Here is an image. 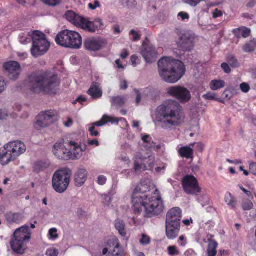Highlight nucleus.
Masks as SVG:
<instances>
[{"instance_id":"nucleus-12","label":"nucleus","mask_w":256,"mask_h":256,"mask_svg":"<svg viewBox=\"0 0 256 256\" xmlns=\"http://www.w3.org/2000/svg\"><path fill=\"white\" fill-rule=\"evenodd\" d=\"M5 145L6 147L8 148V152H10L16 158L26 151L25 144L20 141L10 142Z\"/></svg>"},{"instance_id":"nucleus-54","label":"nucleus","mask_w":256,"mask_h":256,"mask_svg":"<svg viewBox=\"0 0 256 256\" xmlns=\"http://www.w3.org/2000/svg\"><path fill=\"white\" fill-rule=\"evenodd\" d=\"M7 84L4 78L0 76V94H2L6 88Z\"/></svg>"},{"instance_id":"nucleus-57","label":"nucleus","mask_w":256,"mask_h":256,"mask_svg":"<svg viewBox=\"0 0 256 256\" xmlns=\"http://www.w3.org/2000/svg\"><path fill=\"white\" fill-rule=\"evenodd\" d=\"M240 88L244 93H247L250 90V85L246 82H242L240 84Z\"/></svg>"},{"instance_id":"nucleus-5","label":"nucleus","mask_w":256,"mask_h":256,"mask_svg":"<svg viewBox=\"0 0 256 256\" xmlns=\"http://www.w3.org/2000/svg\"><path fill=\"white\" fill-rule=\"evenodd\" d=\"M31 234L28 226L25 225L17 228L14 232L10 242L12 250L18 254H24L26 244L30 239Z\"/></svg>"},{"instance_id":"nucleus-61","label":"nucleus","mask_w":256,"mask_h":256,"mask_svg":"<svg viewBox=\"0 0 256 256\" xmlns=\"http://www.w3.org/2000/svg\"><path fill=\"white\" fill-rule=\"evenodd\" d=\"M178 16L180 17L182 20H188L190 18L189 14L184 12H179Z\"/></svg>"},{"instance_id":"nucleus-21","label":"nucleus","mask_w":256,"mask_h":256,"mask_svg":"<svg viewBox=\"0 0 256 256\" xmlns=\"http://www.w3.org/2000/svg\"><path fill=\"white\" fill-rule=\"evenodd\" d=\"M8 148L6 147V145L0 148V163L2 166L8 164L10 162L16 158L14 156L12 155V153L8 152Z\"/></svg>"},{"instance_id":"nucleus-13","label":"nucleus","mask_w":256,"mask_h":256,"mask_svg":"<svg viewBox=\"0 0 256 256\" xmlns=\"http://www.w3.org/2000/svg\"><path fill=\"white\" fill-rule=\"evenodd\" d=\"M4 67L9 74L10 79L16 80L18 78L21 72V68L18 62L15 61L8 62L4 64Z\"/></svg>"},{"instance_id":"nucleus-22","label":"nucleus","mask_w":256,"mask_h":256,"mask_svg":"<svg viewBox=\"0 0 256 256\" xmlns=\"http://www.w3.org/2000/svg\"><path fill=\"white\" fill-rule=\"evenodd\" d=\"M40 114L42 118L49 125L53 124L58 119V113L54 110H48L42 112Z\"/></svg>"},{"instance_id":"nucleus-27","label":"nucleus","mask_w":256,"mask_h":256,"mask_svg":"<svg viewBox=\"0 0 256 256\" xmlns=\"http://www.w3.org/2000/svg\"><path fill=\"white\" fill-rule=\"evenodd\" d=\"M232 32L238 38H240L242 37L246 38L250 35L251 30L248 28L241 26L233 30Z\"/></svg>"},{"instance_id":"nucleus-50","label":"nucleus","mask_w":256,"mask_h":256,"mask_svg":"<svg viewBox=\"0 0 256 256\" xmlns=\"http://www.w3.org/2000/svg\"><path fill=\"white\" fill-rule=\"evenodd\" d=\"M103 120H105V121H106L107 123L111 122L112 124H118L119 122V120L118 118L112 116H109L106 115H104L103 116Z\"/></svg>"},{"instance_id":"nucleus-34","label":"nucleus","mask_w":256,"mask_h":256,"mask_svg":"<svg viewBox=\"0 0 256 256\" xmlns=\"http://www.w3.org/2000/svg\"><path fill=\"white\" fill-rule=\"evenodd\" d=\"M133 160L134 162V166L133 169L136 174L140 173L142 172L148 170L146 164L144 163V162H140L138 160Z\"/></svg>"},{"instance_id":"nucleus-32","label":"nucleus","mask_w":256,"mask_h":256,"mask_svg":"<svg viewBox=\"0 0 256 256\" xmlns=\"http://www.w3.org/2000/svg\"><path fill=\"white\" fill-rule=\"evenodd\" d=\"M150 156L149 152L141 150L136 153L134 160H139L140 162H144Z\"/></svg>"},{"instance_id":"nucleus-20","label":"nucleus","mask_w":256,"mask_h":256,"mask_svg":"<svg viewBox=\"0 0 256 256\" xmlns=\"http://www.w3.org/2000/svg\"><path fill=\"white\" fill-rule=\"evenodd\" d=\"M88 172L84 168H79L74 175V180L76 186H82L87 180Z\"/></svg>"},{"instance_id":"nucleus-24","label":"nucleus","mask_w":256,"mask_h":256,"mask_svg":"<svg viewBox=\"0 0 256 256\" xmlns=\"http://www.w3.org/2000/svg\"><path fill=\"white\" fill-rule=\"evenodd\" d=\"M180 225L166 224V236L169 240H174L178 235Z\"/></svg>"},{"instance_id":"nucleus-39","label":"nucleus","mask_w":256,"mask_h":256,"mask_svg":"<svg viewBox=\"0 0 256 256\" xmlns=\"http://www.w3.org/2000/svg\"><path fill=\"white\" fill-rule=\"evenodd\" d=\"M225 82L222 80H213L210 83V88L213 90H216L225 86Z\"/></svg>"},{"instance_id":"nucleus-8","label":"nucleus","mask_w":256,"mask_h":256,"mask_svg":"<svg viewBox=\"0 0 256 256\" xmlns=\"http://www.w3.org/2000/svg\"><path fill=\"white\" fill-rule=\"evenodd\" d=\"M167 93L177 99L181 103L187 102L191 98V94L189 90L182 86H171L167 90Z\"/></svg>"},{"instance_id":"nucleus-15","label":"nucleus","mask_w":256,"mask_h":256,"mask_svg":"<svg viewBox=\"0 0 256 256\" xmlns=\"http://www.w3.org/2000/svg\"><path fill=\"white\" fill-rule=\"evenodd\" d=\"M104 28V24L100 18H96L92 22L86 18L83 24L82 29L92 33L95 32L98 30H103Z\"/></svg>"},{"instance_id":"nucleus-56","label":"nucleus","mask_w":256,"mask_h":256,"mask_svg":"<svg viewBox=\"0 0 256 256\" xmlns=\"http://www.w3.org/2000/svg\"><path fill=\"white\" fill-rule=\"evenodd\" d=\"M203 98L206 100H217L216 94L214 92H208L203 95Z\"/></svg>"},{"instance_id":"nucleus-38","label":"nucleus","mask_w":256,"mask_h":256,"mask_svg":"<svg viewBox=\"0 0 256 256\" xmlns=\"http://www.w3.org/2000/svg\"><path fill=\"white\" fill-rule=\"evenodd\" d=\"M50 165V163L48 162H38L35 164L34 170L35 172L38 173L48 168Z\"/></svg>"},{"instance_id":"nucleus-10","label":"nucleus","mask_w":256,"mask_h":256,"mask_svg":"<svg viewBox=\"0 0 256 256\" xmlns=\"http://www.w3.org/2000/svg\"><path fill=\"white\" fill-rule=\"evenodd\" d=\"M106 44V41L102 38H89L85 40L84 46L90 52H96L104 48Z\"/></svg>"},{"instance_id":"nucleus-43","label":"nucleus","mask_w":256,"mask_h":256,"mask_svg":"<svg viewBox=\"0 0 256 256\" xmlns=\"http://www.w3.org/2000/svg\"><path fill=\"white\" fill-rule=\"evenodd\" d=\"M197 200L204 207L210 203V198L206 194H202L197 198Z\"/></svg>"},{"instance_id":"nucleus-31","label":"nucleus","mask_w":256,"mask_h":256,"mask_svg":"<svg viewBox=\"0 0 256 256\" xmlns=\"http://www.w3.org/2000/svg\"><path fill=\"white\" fill-rule=\"evenodd\" d=\"M115 228L122 236H126V224L124 220L117 219L114 222Z\"/></svg>"},{"instance_id":"nucleus-14","label":"nucleus","mask_w":256,"mask_h":256,"mask_svg":"<svg viewBox=\"0 0 256 256\" xmlns=\"http://www.w3.org/2000/svg\"><path fill=\"white\" fill-rule=\"evenodd\" d=\"M141 54L147 62L152 63L156 61L158 52L153 46H146L144 42L142 44Z\"/></svg>"},{"instance_id":"nucleus-45","label":"nucleus","mask_w":256,"mask_h":256,"mask_svg":"<svg viewBox=\"0 0 256 256\" xmlns=\"http://www.w3.org/2000/svg\"><path fill=\"white\" fill-rule=\"evenodd\" d=\"M242 207L244 210H250L253 208L254 204L250 200H246L242 202Z\"/></svg>"},{"instance_id":"nucleus-42","label":"nucleus","mask_w":256,"mask_h":256,"mask_svg":"<svg viewBox=\"0 0 256 256\" xmlns=\"http://www.w3.org/2000/svg\"><path fill=\"white\" fill-rule=\"evenodd\" d=\"M38 119L34 124V128L38 130H40L42 128H46L50 125L47 122L44 121L41 118V116L39 114L38 116Z\"/></svg>"},{"instance_id":"nucleus-62","label":"nucleus","mask_w":256,"mask_h":256,"mask_svg":"<svg viewBox=\"0 0 256 256\" xmlns=\"http://www.w3.org/2000/svg\"><path fill=\"white\" fill-rule=\"evenodd\" d=\"M100 6V3L98 0H95L94 2V3H90L88 4V7L90 9L92 10H94L96 9L97 8H98Z\"/></svg>"},{"instance_id":"nucleus-35","label":"nucleus","mask_w":256,"mask_h":256,"mask_svg":"<svg viewBox=\"0 0 256 256\" xmlns=\"http://www.w3.org/2000/svg\"><path fill=\"white\" fill-rule=\"evenodd\" d=\"M108 256H125L124 251L120 242L118 243V246H115L112 250H110Z\"/></svg>"},{"instance_id":"nucleus-23","label":"nucleus","mask_w":256,"mask_h":256,"mask_svg":"<svg viewBox=\"0 0 256 256\" xmlns=\"http://www.w3.org/2000/svg\"><path fill=\"white\" fill-rule=\"evenodd\" d=\"M69 34V30H66L59 32L56 38V44L60 46L65 48H68L70 44L68 39Z\"/></svg>"},{"instance_id":"nucleus-2","label":"nucleus","mask_w":256,"mask_h":256,"mask_svg":"<svg viewBox=\"0 0 256 256\" xmlns=\"http://www.w3.org/2000/svg\"><path fill=\"white\" fill-rule=\"evenodd\" d=\"M180 108V104L174 100L165 101L156 108L154 122L164 130H172L182 123Z\"/></svg>"},{"instance_id":"nucleus-6","label":"nucleus","mask_w":256,"mask_h":256,"mask_svg":"<svg viewBox=\"0 0 256 256\" xmlns=\"http://www.w3.org/2000/svg\"><path fill=\"white\" fill-rule=\"evenodd\" d=\"M72 175V170L68 168L56 170L52 178V188L54 190L59 194L66 192L70 184Z\"/></svg>"},{"instance_id":"nucleus-41","label":"nucleus","mask_w":256,"mask_h":256,"mask_svg":"<svg viewBox=\"0 0 256 256\" xmlns=\"http://www.w3.org/2000/svg\"><path fill=\"white\" fill-rule=\"evenodd\" d=\"M142 141L146 144L144 146L147 149V150H148V149L154 147L155 144L153 142L152 138L150 136V135L145 134L142 136Z\"/></svg>"},{"instance_id":"nucleus-36","label":"nucleus","mask_w":256,"mask_h":256,"mask_svg":"<svg viewBox=\"0 0 256 256\" xmlns=\"http://www.w3.org/2000/svg\"><path fill=\"white\" fill-rule=\"evenodd\" d=\"M218 244L215 240L209 241L208 247V256H216L217 254L216 248Z\"/></svg>"},{"instance_id":"nucleus-55","label":"nucleus","mask_w":256,"mask_h":256,"mask_svg":"<svg viewBox=\"0 0 256 256\" xmlns=\"http://www.w3.org/2000/svg\"><path fill=\"white\" fill-rule=\"evenodd\" d=\"M190 146H195L196 149L198 152H202L204 149V146L200 142H194L190 144Z\"/></svg>"},{"instance_id":"nucleus-1","label":"nucleus","mask_w":256,"mask_h":256,"mask_svg":"<svg viewBox=\"0 0 256 256\" xmlns=\"http://www.w3.org/2000/svg\"><path fill=\"white\" fill-rule=\"evenodd\" d=\"M132 200L134 214L143 213L144 217L152 218L160 215L164 209L160 192L154 186L147 190L146 186H138L134 191Z\"/></svg>"},{"instance_id":"nucleus-58","label":"nucleus","mask_w":256,"mask_h":256,"mask_svg":"<svg viewBox=\"0 0 256 256\" xmlns=\"http://www.w3.org/2000/svg\"><path fill=\"white\" fill-rule=\"evenodd\" d=\"M58 250L54 248L48 249L46 252V255L47 256H58Z\"/></svg>"},{"instance_id":"nucleus-47","label":"nucleus","mask_w":256,"mask_h":256,"mask_svg":"<svg viewBox=\"0 0 256 256\" xmlns=\"http://www.w3.org/2000/svg\"><path fill=\"white\" fill-rule=\"evenodd\" d=\"M58 230L56 228H52L48 231V236L50 240H55L58 236L57 234Z\"/></svg>"},{"instance_id":"nucleus-19","label":"nucleus","mask_w":256,"mask_h":256,"mask_svg":"<svg viewBox=\"0 0 256 256\" xmlns=\"http://www.w3.org/2000/svg\"><path fill=\"white\" fill-rule=\"evenodd\" d=\"M66 20L78 27L82 28L86 18L82 17L72 11H68L65 14Z\"/></svg>"},{"instance_id":"nucleus-4","label":"nucleus","mask_w":256,"mask_h":256,"mask_svg":"<svg viewBox=\"0 0 256 256\" xmlns=\"http://www.w3.org/2000/svg\"><path fill=\"white\" fill-rule=\"evenodd\" d=\"M158 64L160 76L168 83H176L186 72L184 64L179 60L166 57L160 59Z\"/></svg>"},{"instance_id":"nucleus-48","label":"nucleus","mask_w":256,"mask_h":256,"mask_svg":"<svg viewBox=\"0 0 256 256\" xmlns=\"http://www.w3.org/2000/svg\"><path fill=\"white\" fill-rule=\"evenodd\" d=\"M129 34L130 36H132V40L134 42L138 41L140 39L141 36L138 33V32L134 30H130L129 32Z\"/></svg>"},{"instance_id":"nucleus-17","label":"nucleus","mask_w":256,"mask_h":256,"mask_svg":"<svg viewBox=\"0 0 256 256\" xmlns=\"http://www.w3.org/2000/svg\"><path fill=\"white\" fill-rule=\"evenodd\" d=\"M53 153L58 159L67 160L70 159L68 156V148L65 147L62 142H56L54 146Z\"/></svg>"},{"instance_id":"nucleus-59","label":"nucleus","mask_w":256,"mask_h":256,"mask_svg":"<svg viewBox=\"0 0 256 256\" xmlns=\"http://www.w3.org/2000/svg\"><path fill=\"white\" fill-rule=\"evenodd\" d=\"M106 182V178L105 176L101 175L98 178V184L103 186Z\"/></svg>"},{"instance_id":"nucleus-52","label":"nucleus","mask_w":256,"mask_h":256,"mask_svg":"<svg viewBox=\"0 0 256 256\" xmlns=\"http://www.w3.org/2000/svg\"><path fill=\"white\" fill-rule=\"evenodd\" d=\"M140 242L142 245H148L150 242V238L149 236L142 234V238L140 240Z\"/></svg>"},{"instance_id":"nucleus-60","label":"nucleus","mask_w":256,"mask_h":256,"mask_svg":"<svg viewBox=\"0 0 256 256\" xmlns=\"http://www.w3.org/2000/svg\"><path fill=\"white\" fill-rule=\"evenodd\" d=\"M221 68L226 74H230L231 72V69L227 63H222L221 65Z\"/></svg>"},{"instance_id":"nucleus-40","label":"nucleus","mask_w":256,"mask_h":256,"mask_svg":"<svg viewBox=\"0 0 256 256\" xmlns=\"http://www.w3.org/2000/svg\"><path fill=\"white\" fill-rule=\"evenodd\" d=\"M120 242L118 239L115 236L110 237L106 242V245L108 249L112 250L115 246H118V243Z\"/></svg>"},{"instance_id":"nucleus-63","label":"nucleus","mask_w":256,"mask_h":256,"mask_svg":"<svg viewBox=\"0 0 256 256\" xmlns=\"http://www.w3.org/2000/svg\"><path fill=\"white\" fill-rule=\"evenodd\" d=\"M222 15V12L221 10L216 8L212 12V17L214 18H218L220 17Z\"/></svg>"},{"instance_id":"nucleus-7","label":"nucleus","mask_w":256,"mask_h":256,"mask_svg":"<svg viewBox=\"0 0 256 256\" xmlns=\"http://www.w3.org/2000/svg\"><path fill=\"white\" fill-rule=\"evenodd\" d=\"M32 37V46L31 53L32 56L37 58L44 54L50 46V43L46 38V35L38 30H36L33 32Z\"/></svg>"},{"instance_id":"nucleus-30","label":"nucleus","mask_w":256,"mask_h":256,"mask_svg":"<svg viewBox=\"0 0 256 256\" xmlns=\"http://www.w3.org/2000/svg\"><path fill=\"white\" fill-rule=\"evenodd\" d=\"M126 102V96H112L110 98V102L112 106L118 108L124 105Z\"/></svg>"},{"instance_id":"nucleus-29","label":"nucleus","mask_w":256,"mask_h":256,"mask_svg":"<svg viewBox=\"0 0 256 256\" xmlns=\"http://www.w3.org/2000/svg\"><path fill=\"white\" fill-rule=\"evenodd\" d=\"M6 221L9 223H19L22 220V216L20 213L8 212L5 215Z\"/></svg>"},{"instance_id":"nucleus-26","label":"nucleus","mask_w":256,"mask_h":256,"mask_svg":"<svg viewBox=\"0 0 256 256\" xmlns=\"http://www.w3.org/2000/svg\"><path fill=\"white\" fill-rule=\"evenodd\" d=\"M88 94L94 99L100 98L102 96V92L100 87V84L98 82H92L88 91Z\"/></svg>"},{"instance_id":"nucleus-25","label":"nucleus","mask_w":256,"mask_h":256,"mask_svg":"<svg viewBox=\"0 0 256 256\" xmlns=\"http://www.w3.org/2000/svg\"><path fill=\"white\" fill-rule=\"evenodd\" d=\"M194 46L193 39L184 35L182 36L180 42V48L184 52H190Z\"/></svg>"},{"instance_id":"nucleus-3","label":"nucleus","mask_w":256,"mask_h":256,"mask_svg":"<svg viewBox=\"0 0 256 256\" xmlns=\"http://www.w3.org/2000/svg\"><path fill=\"white\" fill-rule=\"evenodd\" d=\"M60 80L58 76L45 72L32 74L28 78V87L34 92H44L54 94L58 90Z\"/></svg>"},{"instance_id":"nucleus-46","label":"nucleus","mask_w":256,"mask_h":256,"mask_svg":"<svg viewBox=\"0 0 256 256\" xmlns=\"http://www.w3.org/2000/svg\"><path fill=\"white\" fill-rule=\"evenodd\" d=\"M148 160L146 162V164H148V170H153L154 168L155 165V158L154 156H150L147 159Z\"/></svg>"},{"instance_id":"nucleus-44","label":"nucleus","mask_w":256,"mask_h":256,"mask_svg":"<svg viewBox=\"0 0 256 256\" xmlns=\"http://www.w3.org/2000/svg\"><path fill=\"white\" fill-rule=\"evenodd\" d=\"M227 61L232 68H237L239 66L237 59L232 54L227 56Z\"/></svg>"},{"instance_id":"nucleus-11","label":"nucleus","mask_w":256,"mask_h":256,"mask_svg":"<svg viewBox=\"0 0 256 256\" xmlns=\"http://www.w3.org/2000/svg\"><path fill=\"white\" fill-rule=\"evenodd\" d=\"M182 218L181 209L178 207L174 208L166 214V224L180 225Z\"/></svg>"},{"instance_id":"nucleus-51","label":"nucleus","mask_w":256,"mask_h":256,"mask_svg":"<svg viewBox=\"0 0 256 256\" xmlns=\"http://www.w3.org/2000/svg\"><path fill=\"white\" fill-rule=\"evenodd\" d=\"M44 3L52 6H55L60 4L62 0H41Z\"/></svg>"},{"instance_id":"nucleus-33","label":"nucleus","mask_w":256,"mask_h":256,"mask_svg":"<svg viewBox=\"0 0 256 256\" xmlns=\"http://www.w3.org/2000/svg\"><path fill=\"white\" fill-rule=\"evenodd\" d=\"M224 200L227 205L232 209H235L236 208L237 202L234 197L230 192L226 193Z\"/></svg>"},{"instance_id":"nucleus-49","label":"nucleus","mask_w":256,"mask_h":256,"mask_svg":"<svg viewBox=\"0 0 256 256\" xmlns=\"http://www.w3.org/2000/svg\"><path fill=\"white\" fill-rule=\"evenodd\" d=\"M168 254L170 256H177L180 254V252L176 246H170L168 248Z\"/></svg>"},{"instance_id":"nucleus-53","label":"nucleus","mask_w":256,"mask_h":256,"mask_svg":"<svg viewBox=\"0 0 256 256\" xmlns=\"http://www.w3.org/2000/svg\"><path fill=\"white\" fill-rule=\"evenodd\" d=\"M102 201L104 204L109 206L112 202V197L110 194H103L102 196Z\"/></svg>"},{"instance_id":"nucleus-18","label":"nucleus","mask_w":256,"mask_h":256,"mask_svg":"<svg viewBox=\"0 0 256 256\" xmlns=\"http://www.w3.org/2000/svg\"><path fill=\"white\" fill-rule=\"evenodd\" d=\"M68 37V40L70 43L69 48L78 49L80 48L82 44V38L78 32L69 30Z\"/></svg>"},{"instance_id":"nucleus-37","label":"nucleus","mask_w":256,"mask_h":256,"mask_svg":"<svg viewBox=\"0 0 256 256\" xmlns=\"http://www.w3.org/2000/svg\"><path fill=\"white\" fill-rule=\"evenodd\" d=\"M242 50L245 52H252L256 50V40H250L246 43L242 47Z\"/></svg>"},{"instance_id":"nucleus-28","label":"nucleus","mask_w":256,"mask_h":256,"mask_svg":"<svg viewBox=\"0 0 256 256\" xmlns=\"http://www.w3.org/2000/svg\"><path fill=\"white\" fill-rule=\"evenodd\" d=\"M179 155L184 158L192 159L194 158V150L190 146H182L178 150Z\"/></svg>"},{"instance_id":"nucleus-64","label":"nucleus","mask_w":256,"mask_h":256,"mask_svg":"<svg viewBox=\"0 0 256 256\" xmlns=\"http://www.w3.org/2000/svg\"><path fill=\"white\" fill-rule=\"evenodd\" d=\"M250 171L252 174L256 175V162H252L250 164Z\"/></svg>"},{"instance_id":"nucleus-9","label":"nucleus","mask_w":256,"mask_h":256,"mask_svg":"<svg viewBox=\"0 0 256 256\" xmlns=\"http://www.w3.org/2000/svg\"><path fill=\"white\" fill-rule=\"evenodd\" d=\"M182 184L185 192L188 194L196 196L201 192L198 180L194 176H185L182 180Z\"/></svg>"},{"instance_id":"nucleus-16","label":"nucleus","mask_w":256,"mask_h":256,"mask_svg":"<svg viewBox=\"0 0 256 256\" xmlns=\"http://www.w3.org/2000/svg\"><path fill=\"white\" fill-rule=\"evenodd\" d=\"M68 146V153L70 159L76 160L80 158L82 155V152L85 150V148L82 149L80 145L72 141L69 142Z\"/></svg>"}]
</instances>
